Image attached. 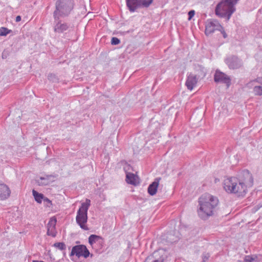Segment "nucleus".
<instances>
[{
    "label": "nucleus",
    "mask_w": 262,
    "mask_h": 262,
    "mask_svg": "<svg viewBox=\"0 0 262 262\" xmlns=\"http://www.w3.org/2000/svg\"><path fill=\"white\" fill-rule=\"evenodd\" d=\"M253 185V178L248 170L242 171L239 179L231 177L224 180V188L228 193L236 194L244 196L247 192V188Z\"/></svg>",
    "instance_id": "f257e3e1"
},
{
    "label": "nucleus",
    "mask_w": 262,
    "mask_h": 262,
    "mask_svg": "<svg viewBox=\"0 0 262 262\" xmlns=\"http://www.w3.org/2000/svg\"><path fill=\"white\" fill-rule=\"evenodd\" d=\"M199 207L198 209L199 216L203 220H206L212 216L219 203L218 198L209 193L202 194L198 200Z\"/></svg>",
    "instance_id": "f03ea898"
},
{
    "label": "nucleus",
    "mask_w": 262,
    "mask_h": 262,
    "mask_svg": "<svg viewBox=\"0 0 262 262\" xmlns=\"http://www.w3.org/2000/svg\"><path fill=\"white\" fill-rule=\"evenodd\" d=\"M239 0H222L215 7V13L228 21L235 11V5Z\"/></svg>",
    "instance_id": "7ed1b4c3"
},
{
    "label": "nucleus",
    "mask_w": 262,
    "mask_h": 262,
    "mask_svg": "<svg viewBox=\"0 0 262 262\" xmlns=\"http://www.w3.org/2000/svg\"><path fill=\"white\" fill-rule=\"evenodd\" d=\"M73 0H57L55 4L56 9L53 12L54 19L68 16L73 9Z\"/></svg>",
    "instance_id": "20e7f679"
},
{
    "label": "nucleus",
    "mask_w": 262,
    "mask_h": 262,
    "mask_svg": "<svg viewBox=\"0 0 262 262\" xmlns=\"http://www.w3.org/2000/svg\"><path fill=\"white\" fill-rule=\"evenodd\" d=\"M91 205V201L86 199L85 202L82 203L77 212L76 221L80 228L84 230H89L86 225L88 221V211Z\"/></svg>",
    "instance_id": "39448f33"
},
{
    "label": "nucleus",
    "mask_w": 262,
    "mask_h": 262,
    "mask_svg": "<svg viewBox=\"0 0 262 262\" xmlns=\"http://www.w3.org/2000/svg\"><path fill=\"white\" fill-rule=\"evenodd\" d=\"M153 0H126V6L131 12L140 8H148Z\"/></svg>",
    "instance_id": "423d86ee"
},
{
    "label": "nucleus",
    "mask_w": 262,
    "mask_h": 262,
    "mask_svg": "<svg viewBox=\"0 0 262 262\" xmlns=\"http://www.w3.org/2000/svg\"><path fill=\"white\" fill-rule=\"evenodd\" d=\"M90 255L89 250L84 245L74 246L70 254V256L76 255L78 258L83 257L85 258H88Z\"/></svg>",
    "instance_id": "0eeeda50"
},
{
    "label": "nucleus",
    "mask_w": 262,
    "mask_h": 262,
    "mask_svg": "<svg viewBox=\"0 0 262 262\" xmlns=\"http://www.w3.org/2000/svg\"><path fill=\"white\" fill-rule=\"evenodd\" d=\"M214 80L216 83L226 84L227 88H229L231 84V79L230 77L219 70H216L215 72Z\"/></svg>",
    "instance_id": "6e6552de"
},
{
    "label": "nucleus",
    "mask_w": 262,
    "mask_h": 262,
    "mask_svg": "<svg viewBox=\"0 0 262 262\" xmlns=\"http://www.w3.org/2000/svg\"><path fill=\"white\" fill-rule=\"evenodd\" d=\"M223 30V27L220 24L219 21L216 19H212L208 20L206 25L205 34L209 35L212 33L215 30Z\"/></svg>",
    "instance_id": "1a4fd4ad"
},
{
    "label": "nucleus",
    "mask_w": 262,
    "mask_h": 262,
    "mask_svg": "<svg viewBox=\"0 0 262 262\" xmlns=\"http://www.w3.org/2000/svg\"><path fill=\"white\" fill-rule=\"evenodd\" d=\"M225 62L230 69H237L241 68L242 61L236 56H231L225 59Z\"/></svg>",
    "instance_id": "9d476101"
},
{
    "label": "nucleus",
    "mask_w": 262,
    "mask_h": 262,
    "mask_svg": "<svg viewBox=\"0 0 262 262\" xmlns=\"http://www.w3.org/2000/svg\"><path fill=\"white\" fill-rule=\"evenodd\" d=\"M54 31L55 32L61 33L69 29V26L68 24L62 22L60 17H58V19H54Z\"/></svg>",
    "instance_id": "9b49d317"
},
{
    "label": "nucleus",
    "mask_w": 262,
    "mask_h": 262,
    "mask_svg": "<svg viewBox=\"0 0 262 262\" xmlns=\"http://www.w3.org/2000/svg\"><path fill=\"white\" fill-rule=\"evenodd\" d=\"M54 176L47 174L45 175L43 177H40L35 180V182L39 186H46L54 182Z\"/></svg>",
    "instance_id": "f8f14e48"
},
{
    "label": "nucleus",
    "mask_w": 262,
    "mask_h": 262,
    "mask_svg": "<svg viewBox=\"0 0 262 262\" xmlns=\"http://www.w3.org/2000/svg\"><path fill=\"white\" fill-rule=\"evenodd\" d=\"M198 79L196 75L192 74H189L187 77L185 83L187 89L190 91L192 90L194 86L196 85Z\"/></svg>",
    "instance_id": "ddd939ff"
},
{
    "label": "nucleus",
    "mask_w": 262,
    "mask_h": 262,
    "mask_svg": "<svg viewBox=\"0 0 262 262\" xmlns=\"http://www.w3.org/2000/svg\"><path fill=\"white\" fill-rule=\"evenodd\" d=\"M160 180V178H157L155 179V181L149 185L147 190L148 193L150 195H154L156 193Z\"/></svg>",
    "instance_id": "4468645a"
},
{
    "label": "nucleus",
    "mask_w": 262,
    "mask_h": 262,
    "mask_svg": "<svg viewBox=\"0 0 262 262\" xmlns=\"http://www.w3.org/2000/svg\"><path fill=\"white\" fill-rule=\"evenodd\" d=\"M103 243V239L100 236L92 234L89 237V243L92 247H93V245L96 243L102 246Z\"/></svg>",
    "instance_id": "2eb2a0df"
},
{
    "label": "nucleus",
    "mask_w": 262,
    "mask_h": 262,
    "mask_svg": "<svg viewBox=\"0 0 262 262\" xmlns=\"http://www.w3.org/2000/svg\"><path fill=\"white\" fill-rule=\"evenodd\" d=\"M10 194V190L8 187L5 184H0V200H3L7 199Z\"/></svg>",
    "instance_id": "dca6fc26"
},
{
    "label": "nucleus",
    "mask_w": 262,
    "mask_h": 262,
    "mask_svg": "<svg viewBox=\"0 0 262 262\" xmlns=\"http://www.w3.org/2000/svg\"><path fill=\"white\" fill-rule=\"evenodd\" d=\"M167 238L169 242L175 243L180 238V234L178 231H173L172 233L170 232L167 234Z\"/></svg>",
    "instance_id": "f3484780"
},
{
    "label": "nucleus",
    "mask_w": 262,
    "mask_h": 262,
    "mask_svg": "<svg viewBox=\"0 0 262 262\" xmlns=\"http://www.w3.org/2000/svg\"><path fill=\"white\" fill-rule=\"evenodd\" d=\"M126 181L127 183L136 185V176L132 173H127L126 177Z\"/></svg>",
    "instance_id": "a211bd4d"
},
{
    "label": "nucleus",
    "mask_w": 262,
    "mask_h": 262,
    "mask_svg": "<svg viewBox=\"0 0 262 262\" xmlns=\"http://www.w3.org/2000/svg\"><path fill=\"white\" fill-rule=\"evenodd\" d=\"M196 70L198 72V74L196 75L198 79L199 78H203L204 77H205L206 74V70L204 67L199 66L196 68Z\"/></svg>",
    "instance_id": "6ab92c4d"
},
{
    "label": "nucleus",
    "mask_w": 262,
    "mask_h": 262,
    "mask_svg": "<svg viewBox=\"0 0 262 262\" xmlns=\"http://www.w3.org/2000/svg\"><path fill=\"white\" fill-rule=\"evenodd\" d=\"M33 195L35 199V200L38 203H41L42 201L43 200L44 195L42 193H40L35 190L32 191Z\"/></svg>",
    "instance_id": "aec40b11"
},
{
    "label": "nucleus",
    "mask_w": 262,
    "mask_h": 262,
    "mask_svg": "<svg viewBox=\"0 0 262 262\" xmlns=\"http://www.w3.org/2000/svg\"><path fill=\"white\" fill-rule=\"evenodd\" d=\"M157 252H154L152 255H149L146 258L145 262H160L158 259L155 258L157 256Z\"/></svg>",
    "instance_id": "412c9836"
},
{
    "label": "nucleus",
    "mask_w": 262,
    "mask_h": 262,
    "mask_svg": "<svg viewBox=\"0 0 262 262\" xmlns=\"http://www.w3.org/2000/svg\"><path fill=\"white\" fill-rule=\"evenodd\" d=\"M56 222L57 220L55 217H51L47 224V229L55 228Z\"/></svg>",
    "instance_id": "4be33fe9"
},
{
    "label": "nucleus",
    "mask_w": 262,
    "mask_h": 262,
    "mask_svg": "<svg viewBox=\"0 0 262 262\" xmlns=\"http://www.w3.org/2000/svg\"><path fill=\"white\" fill-rule=\"evenodd\" d=\"M48 79L52 82L57 83L59 82L58 77L54 74L51 73L49 74Z\"/></svg>",
    "instance_id": "5701e85b"
},
{
    "label": "nucleus",
    "mask_w": 262,
    "mask_h": 262,
    "mask_svg": "<svg viewBox=\"0 0 262 262\" xmlns=\"http://www.w3.org/2000/svg\"><path fill=\"white\" fill-rule=\"evenodd\" d=\"M12 32L11 30H9L5 27H1L0 28V36H6Z\"/></svg>",
    "instance_id": "b1692460"
},
{
    "label": "nucleus",
    "mask_w": 262,
    "mask_h": 262,
    "mask_svg": "<svg viewBox=\"0 0 262 262\" xmlns=\"http://www.w3.org/2000/svg\"><path fill=\"white\" fill-rule=\"evenodd\" d=\"M253 92L255 95L261 96L262 95V86H255L253 88Z\"/></svg>",
    "instance_id": "393cba45"
},
{
    "label": "nucleus",
    "mask_w": 262,
    "mask_h": 262,
    "mask_svg": "<svg viewBox=\"0 0 262 262\" xmlns=\"http://www.w3.org/2000/svg\"><path fill=\"white\" fill-rule=\"evenodd\" d=\"M53 246L58 248L60 250H63L66 249V246L63 242L55 243L54 244Z\"/></svg>",
    "instance_id": "a878e982"
},
{
    "label": "nucleus",
    "mask_w": 262,
    "mask_h": 262,
    "mask_svg": "<svg viewBox=\"0 0 262 262\" xmlns=\"http://www.w3.org/2000/svg\"><path fill=\"white\" fill-rule=\"evenodd\" d=\"M47 235L49 236H51L52 237H55L56 235V231L55 230V228H49L47 229Z\"/></svg>",
    "instance_id": "bb28decb"
},
{
    "label": "nucleus",
    "mask_w": 262,
    "mask_h": 262,
    "mask_svg": "<svg viewBox=\"0 0 262 262\" xmlns=\"http://www.w3.org/2000/svg\"><path fill=\"white\" fill-rule=\"evenodd\" d=\"M120 42V40L117 37H113L111 39V43L113 45H117Z\"/></svg>",
    "instance_id": "cd10ccee"
},
{
    "label": "nucleus",
    "mask_w": 262,
    "mask_h": 262,
    "mask_svg": "<svg viewBox=\"0 0 262 262\" xmlns=\"http://www.w3.org/2000/svg\"><path fill=\"white\" fill-rule=\"evenodd\" d=\"M43 201L44 203H47L46 206L47 207H50L52 205V202L48 198L45 197L43 198Z\"/></svg>",
    "instance_id": "c85d7f7f"
},
{
    "label": "nucleus",
    "mask_w": 262,
    "mask_h": 262,
    "mask_svg": "<svg viewBox=\"0 0 262 262\" xmlns=\"http://www.w3.org/2000/svg\"><path fill=\"white\" fill-rule=\"evenodd\" d=\"M254 260V258L250 256H246L244 258V262H252Z\"/></svg>",
    "instance_id": "c756f323"
},
{
    "label": "nucleus",
    "mask_w": 262,
    "mask_h": 262,
    "mask_svg": "<svg viewBox=\"0 0 262 262\" xmlns=\"http://www.w3.org/2000/svg\"><path fill=\"white\" fill-rule=\"evenodd\" d=\"M210 257V255L208 253H205V254H204L203 255V261L204 262L206 261L207 260H208V259L209 258V257Z\"/></svg>",
    "instance_id": "7c9ffc66"
},
{
    "label": "nucleus",
    "mask_w": 262,
    "mask_h": 262,
    "mask_svg": "<svg viewBox=\"0 0 262 262\" xmlns=\"http://www.w3.org/2000/svg\"><path fill=\"white\" fill-rule=\"evenodd\" d=\"M195 12L194 10H190L188 12V19H190L194 15Z\"/></svg>",
    "instance_id": "2f4dec72"
},
{
    "label": "nucleus",
    "mask_w": 262,
    "mask_h": 262,
    "mask_svg": "<svg viewBox=\"0 0 262 262\" xmlns=\"http://www.w3.org/2000/svg\"><path fill=\"white\" fill-rule=\"evenodd\" d=\"M221 32V33L223 34V36L224 38H226L227 37V35L225 31L224 30V28H223V30L221 29V30H220Z\"/></svg>",
    "instance_id": "473e14b6"
},
{
    "label": "nucleus",
    "mask_w": 262,
    "mask_h": 262,
    "mask_svg": "<svg viewBox=\"0 0 262 262\" xmlns=\"http://www.w3.org/2000/svg\"><path fill=\"white\" fill-rule=\"evenodd\" d=\"M254 81H256L260 84H262V78H257L255 79Z\"/></svg>",
    "instance_id": "72a5a7b5"
},
{
    "label": "nucleus",
    "mask_w": 262,
    "mask_h": 262,
    "mask_svg": "<svg viewBox=\"0 0 262 262\" xmlns=\"http://www.w3.org/2000/svg\"><path fill=\"white\" fill-rule=\"evenodd\" d=\"M21 20V16L19 15H18L16 17L15 21L16 22H19Z\"/></svg>",
    "instance_id": "f704fd0d"
},
{
    "label": "nucleus",
    "mask_w": 262,
    "mask_h": 262,
    "mask_svg": "<svg viewBox=\"0 0 262 262\" xmlns=\"http://www.w3.org/2000/svg\"><path fill=\"white\" fill-rule=\"evenodd\" d=\"M33 262H45L43 261H41V260H33Z\"/></svg>",
    "instance_id": "c9c22d12"
},
{
    "label": "nucleus",
    "mask_w": 262,
    "mask_h": 262,
    "mask_svg": "<svg viewBox=\"0 0 262 262\" xmlns=\"http://www.w3.org/2000/svg\"><path fill=\"white\" fill-rule=\"evenodd\" d=\"M163 260L162 259V260H161V261H160V262H163Z\"/></svg>",
    "instance_id": "e433bc0d"
}]
</instances>
